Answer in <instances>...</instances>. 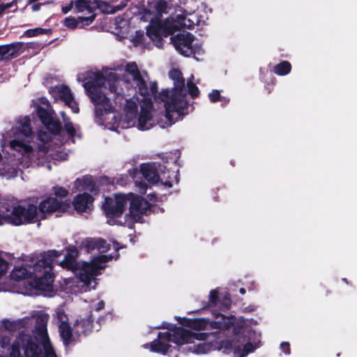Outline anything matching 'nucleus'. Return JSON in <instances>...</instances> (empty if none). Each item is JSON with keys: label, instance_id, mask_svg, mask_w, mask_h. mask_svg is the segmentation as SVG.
I'll use <instances>...</instances> for the list:
<instances>
[{"label": "nucleus", "instance_id": "47", "mask_svg": "<svg viewBox=\"0 0 357 357\" xmlns=\"http://www.w3.org/2000/svg\"><path fill=\"white\" fill-rule=\"evenodd\" d=\"M64 129L70 137L73 138L75 136L76 130L70 121L64 123Z\"/></svg>", "mask_w": 357, "mask_h": 357}, {"label": "nucleus", "instance_id": "46", "mask_svg": "<svg viewBox=\"0 0 357 357\" xmlns=\"http://www.w3.org/2000/svg\"><path fill=\"white\" fill-rule=\"evenodd\" d=\"M96 14H92L89 17H79V23H82L81 27L91 24L96 19Z\"/></svg>", "mask_w": 357, "mask_h": 357}, {"label": "nucleus", "instance_id": "61", "mask_svg": "<svg viewBox=\"0 0 357 357\" xmlns=\"http://www.w3.org/2000/svg\"><path fill=\"white\" fill-rule=\"evenodd\" d=\"M192 50L194 52L192 55H195L196 54H199L202 52V47L199 45H192Z\"/></svg>", "mask_w": 357, "mask_h": 357}, {"label": "nucleus", "instance_id": "15", "mask_svg": "<svg viewBox=\"0 0 357 357\" xmlns=\"http://www.w3.org/2000/svg\"><path fill=\"white\" fill-rule=\"evenodd\" d=\"M94 201L92 195L87 192L77 195L73 202L75 209L78 212H85Z\"/></svg>", "mask_w": 357, "mask_h": 357}, {"label": "nucleus", "instance_id": "23", "mask_svg": "<svg viewBox=\"0 0 357 357\" xmlns=\"http://www.w3.org/2000/svg\"><path fill=\"white\" fill-rule=\"evenodd\" d=\"M96 273L95 268L90 264L83 265L82 268L79 270V278L80 281L86 284H90L91 280L94 278Z\"/></svg>", "mask_w": 357, "mask_h": 357}, {"label": "nucleus", "instance_id": "42", "mask_svg": "<svg viewBox=\"0 0 357 357\" xmlns=\"http://www.w3.org/2000/svg\"><path fill=\"white\" fill-rule=\"evenodd\" d=\"M144 33L143 31H135V35L132 37V42L133 43L135 46H139L144 43Z\"/></svg>", "mask_w": 357, "mask_h": 357}, {"label": "nucleus", "instance_id": "55", "mask_svg": "<svg viewBox=\"0 0 357 357\" xmlns=\"http://www.w3.org/2000/svg\"><path fill=\"white\" fill-rule=\"evenodd\" d=\"M127 6V2L125 0L122 1L119 4L113 6V14L116 13L118 11L123 10Z\"/></svg>", "mask_w": 357, "mask_h": 357}, {"label": "nucleus", "instance_id": "34", "mask_svg": "<svg viewBox=\"0 0 357 357\" xmlns=\"http://www.w3.org/2000/svg\"><path fill=\"white\" fill-rule=\"evenodd\" d=\"M221 318V320H215L210 322L211 327L219 330H225L228 328L229 324L225 321L226 317L222 314H219L216 318Z\"/></svg>", "mask_w": 357, "mask_h": 357}, {"label": "nucleus", "instance_id": "62", "mask_svg": "<svg viewBox=\"0 0 357 357\" xmlns=\"http://www.w3.org/2000/svg\"><path fill=\"white\" fill-rule=\"evenodd\" d=\"M118 79L117 78V74L115 73H109L108 75V80L109 82H116Z\"/></svg>", "mask_w": 357, "mask_h": 357}, {"label": "nucleus", "instance_id": "13", "mask_svg": "<svg viewBox=\"0 0 357 357\" xmlns=\"http://www.w3.org/2000/svg\"><path fill=\"white\" fill-rule=\"evenodd\" d=\"M153 107L151 98L147 99V107L142 106L140 113L138 117L137 128L140 130H146L150 129L151 125H148L149 121L152 119L151 109Z\"/></svg>", "mask_w": 357, "mask_h": 357}, {"label": "nucleus", "instance_id": "24", "mask_svg": "<svg viewBox=\"0 0 357 357\" xmlns=\"http://www.w3.org/2000/svg\"><path fill=\"white\" fill-rule=\"evenodd\" d=\"M151 8L155 11L156 15H155L153 17H158L160 19V17L162 14L167 13V8L168 3L165 0H156L153 3V6Z\"/></svg>", "mask_w": 357, "mask_h": 357}, {"label": "nucleus", "instance_id": "56", "mask_svg": "<svg viewBox=\"0 0 357 357\" xmlns=\"http://www.w3.org/2000/svg\"><path fill=\"white\" fill-rule=\"evenodd\" d=\"M24 142H22L20 140H17V139H13L10 142L11 147H13L15 149H22V147L24 146Z\"/></svg>", "mask_w": 357, "mask_h": 357}, {"label": "nucleus", "instance_id": "1", "mask_svg": "<svg viewBox=\"0 0 357 357\" xmlns=\"http://www.w3.org/2000/svg\"><path fill=\"white\" fill-rule=\"evenodd\" d=\"M69 206L66 201L53 197H48L40 202L38 207L33 204H29L26 207L20 204L14 206L7 205L5 211L0 213V225L5 222L15 226L31 224L35 222L38 209L43 214L52 213L56 211H66Z\"/></svg>", "mask_w": 357, "mask_h": 357}, {"label": "nucleus", "instance_id": "27", "mask_svg": "<svg viewBox=\"0 0 357 357\" xmlns=\"http://www.w3.org/2000/svg\"><path fill=\"white\" fill-rule=\"evenodd\" d=\"M135 84H136V89H137V92L144 97H146L148 95V86L147 83L145 81L144 78L142 77V74L132 79Z\"/></svg>", "mask_w": 357, "mask_h": 357}, {"label": "nucleus", "instance_id": "21", "mask_svg": "<svg viewBox=\"0 0 357 357\" xmlns=\"http://www.w3.org/2000/svg\"><path fill=\"white\" fill-rule=\"evenodd\" d=\"M10 277L15 281L31 278L30 264H23L21 266H16L10 273Z\"/></svg>", "mask_w": 357, "mask_h": 357}, {"label": "nucleus", "instance_id": "35", "mask_svg": "<svg viewBox=\"0 0 357 357\" xmlns=\"http://www.w3.org/2000/svg\"><path fill=\"white\" fill-rule=\"evenodd\" d=\"M22 347L21 342V333L19 337L13 342L10 353V357H22L20 347Z\"/></svg>", "mask_w": 357, "mask_h": 357}, {"label": "nucleus", "instance_id": "50", "mask_svg": "<svg viewBox=\"0 0 357 357\" xmlns=\"http://www.w3.org/2000/svg\"><path fill=\"white\" fill-rule=\"evenodd\" d=\"M8 263L0 257V277L3 276L7 271Z\"/></svg>", "mask_w": 357, "mask_h": 357}, {"label": "nucleus", "instance_id": "51", "mask_svg": "<svg viewBox=\"0 0 357 357\" xmlns=\"http://www.w3.org/2000/svg\"><path fill=\"white\" fill-rule=\"evenodd\" d=\"M173 339V333H170L169 332H159L158 334V340H166L168 341L172 342Z\"/></svg>", "mask_w": 357, "mask_h": 357}, {"label": "nucleus", "instance_id": "64", "mask_svg": "<svg viewBox=\"0 0 357 357\" xmlns=\"http://www.w3.org/2000/svg\"><path fill=\"white\" fill-rule=\"evenodd\" d=\"M72 8H73V2H71L69 5L66 6L62 7V12L64 14H66L72 9Z\"/></svg>", "mask_w": 357, "mask_h": 357}, {"label": "nucleus", "instance_id": "30", "mask_svg": "<svg viewBox=\"0 0 357 357\" xmlns=\"http://www.w3.org/2000/svg\"><path fill=\"white\" fill-rule=\"evenodd\" d=\"M256 347L251 342H247L244 344L243 348L241 349L240 347H235L234 354L236 357H245L248 354L253 352Z\"/></svg>", "mask_w": 357, "mask_h": 357}, {"label": "nucleus", "instance_id": "28", "mask_svg": "<svg viewBox=\"0 0 357 357\" xmlns=\"http://www.w3.org/2000/svg\"><path fill=\"white\" fill-rule=\"evenodd\" d=\"M36 113L38 117L44 126L50 123L52 119L54 117L53 112H50L42 106H38L37 107Z\"/></svg>", "mask_w": 357, "mask_h": 357}, {"label": "nucleus", "instance_id": "39", "mask_svg": "<svg viewBox=\"0 0 357 357\" xmlns=\"http://www.w3.org/2000/svg\"><path fill=\"white\" fill-rule=\"evenodd\" d=\"M218 303V291L216 289H213L210 291L209 301L206 305L204 308L208 307H215Z\"/></svg>", "mask_w": 357, "mask_h": 357}, {"label": "nucleus", "instance_id": "54", "mask_svg": "<svg viewBox=\"0 0 357 357\" xmlns=\"http://www.w3.org/2000/svg\"><path fill=\"white\" fill-rule=\"evenodd\" d=\"M280 349L286 355L291 354L290 344L289 342H282L280 344Z\"/></svg>", "mask_w": 357, "mask_h": 357}, {"label": "nucleus", "instance_id": "33", "mask_svg": "<svg viewBox=\"0 0 357 357\" xmlns=\"http://www.w3.org/2000/svg\"><path fill=\"white\" fill-rule=\"evenodd\" d=\"M98 238H86L84 239L80 245V248L84 249L86 252H90L97 248Z\"/></svg>", "mask_w": 357, "mask_h": 357}, {"label": "nucleus", "instance_id": "31", "mask_svg": "<svg viewBox=\"0 0 357 357\" xmlns=\"http://www.w3.org/2000/svg\"><path fill=\"white\" fill-rule=\"evenodd\" d=\"M170 345L156 339L150 344L151 350L153 352L165 354L168 351Z\"/></svg>", "mask_w": 357, "mask_h": 357}, {"label": "nucleus", "instance_id": "45", "mask_svg": "<svg viewBox=\"0 0 357 357\" xmlns=\"http://www.w3.org/2000/svg\"><path fill=\"white\" fill-rule=\"evenodd\" d=\"M54 195L56 197L65 198L68 196L69 192L67 189L61 186H54L53 188Z\"/></svg>", "mask_w": 357, "mask_h": 357}, {"label": "nucleus", "instance_id": "4", "mask_svg": "<svg viewBox=\"0 0 357 357\" xmlns=\"http://www.w3.org/2000/svg\"><path fill=\"white\" fill-rule=\"evenodd\" d=\"M47 319L42 315L36 318L33 335L21 333V342L24 357H44L40 327H47Z\"/></svg>", "mask_w": 357, "mask_h": 357}, {"label": "nucleus", "instance_id": "58", "mask_svg": "<svg viewBox=\"0 0 357 357\" xmlns=\"http://www.w3.org/2000/svg\"><path fill=\"white\" fill-rule=\"evenodd\" d=\"M112 259V256L111 255H101L99 257L98 260L100 262L105 263V262L109 261Z\"/></svg>", "mask_w": 357, "mask_h": 357}, {"label": "nucleus", "instance_id": "18", "mask_svg": "<svg viewBox=\"0 0 357 357\" xmlns=\"http://www.w3.org/2000/svg\"><path fill=\"white\" fill-rule=\"evenodd\" d=\"M143 177L151 184H156L160 181V176L156 168L149 163H143L140 166Z\"/></svg>", "mask_w": 357, "mask_h": 357}, {"label": "nucleus", "instance_id": "22", "mask_svg": "<svg viewBox=\"0 0 357 357\" xmlns=\"http://www.w3.org/2000/svg\"><path fill=\"white\" fill-rule=\"evenodd\" d=\"M60 336L66 347L69 346L73 341V330L70 324L66 321H61L59 326Z\"/></svg>", "mask_w": 357, "mask_h": 357}, {"label": "nucleus", "instance_id": "6", "mask_svg": "<svg viewBox=\"0 0 357 357\" xmlns=\"http://www.w3.org/2000/svg\"><path fill=\"white\" fill-rule=\"evenodd\" d=\"M169 77L174 80V86L172 90V102L167 105V109H175V108L188 109V102L186 99L185 90V79L181 71L177 68L171 70L169 73Z\"/></svg>", "mask_w": 357, "mask_h": 357}, {"label": "nucleus", "instance_id": "5", "mask_svg": "<svg viewBox=\"0 0 357 357\" xmlns=\"http://www.w3.org/2000/svg\"><path fill=\"white\" fill-rule=\"evenodd\" d=\"M180 29L174 21L168 19L162 20L158 17H151L149 24L146 26V34L155 43L157 47L162 45V38L172 36Z\"/></svg>", "mask_w": 357, "mask_h": 357}, {"label": "nucleus", "instance_id": "38", "mask_svg": "<svg viewBox=\"0 0 357 357\" xmlns=\"http://www.w3.org/2000/svg\"><path fill=\"white\" fill-rule=\"evenodd\" d=\"M63 24L67 27L68 29L74 30L78 27L79 25V20L75 18L74 17H66L63 21Z\"/></svg>", "mask_w": 357, "mask_h": 357}, {"label": "nucleus", "instance_id": "8", "mask_svg": "<svg viewBox=\"0 0 357 357\" xmlns=\"http://www.w3.org/2000/svg\"><path fill=\"white\" fill-rule=\"evenodd\" d=\"M126 195L129 197L130 215L135 222H142L143 215H147V212H150L153 206L141 196L134 195L132 193Z\"/></svg>", "mask_w": 357, "mask_h": 357}, {"label": "nucleus", "instance_id": "26", "mask_svg": "<svg viewBox=\"0 0 357 357\" xmlns=\"http://www.w3.org/2000/svg\"><path fill=\"white\" fill-rule=\"evenodd\" d=\"M19 129L25 137H30L33 132L31 126V119L26 116L18 121Z\"/></svg>", "mask_w": 357, "mask_h": 357}, {"label": "nucleus", "instance_id": "57", "mask_svg": "<svg viewBox=\"0 0 357 357\" xmlns=\"http://www.w3.org/2000/svg\"><path fill=\"white\" fill-rule=\"evenodd\" d=\"M207 337V334L205 333H193L192 339L198 340H204Z\"/></svg>", "mask_w": 357, "mask_h": 357}, {"label": "nucleus", "instance_id": "41", "mask_svg": "<svg viewBox=\"0 0 357 357\" xmlns=\"http://www.w3.org/2000/svg\"><path fill=\"white\" fill-rule=\"evenodd\" d=\"M89 3H91V0H75V7L78 13H82L87 8Z\"/></svg>", "mask_w": 357, "mask_h": 357}, {"label": "nucleus", "instance_id": "53", "mask_svg": "<svg viewBox=\"0 0 357 357\" xmlns=\"http://www.w3.org/2000/svg\"><path fill=\"white\" fill-rule=\"evenodd\" d=\"M140 14L142 15V19L144 21H147V17L153 15V13L146 8H144L142 9Z\"/></svg>", "mask_w": 357, "mask_h": 357}, {"label": "nucleus", "instance_id": "49", "mask_svg": "<svg viewBox=\"0 0 357 357\" xmlns=\"http://www.w3.org/2000/svg\"><path fill=\"white\" fill-rule=\"evenodd\" d=\"M208 98L211 102H216L220 100V93L218 90L213 89L209 93Z\"/></svg>", "mask_w": 357, "mask_h": 357}, {"label": "nucleus", "instance_id": "52", "mask_svg": "<svg viewBox=\"0 0 357 357\" xmlns=\"http://www.w3.org/2000/svg\"><path fill=\"white\" fill-rule=\"evenodd\" d=\"M126 109L128 112H130V114H134V113H136L137 112V105L136 104V102H133V101H129L128 102L126 106Z\"/></svg>", "mask_w": 357, "mask_h": 357}, {"label": "nucleus", "instance_id": "20", "mask_svg": "<svg viewBox=\"0 0 357 357\" xmlns=\"http://www.w3.org/2000/svg\"><path fill=\"white\" fill-rule=\"evenodd\" d=\"M40 334L44 357H57L53 347L51 344L47 334V327H40Z\"/></svg>", "mask_w": 357, "mask_h": 357}, {"label": "nucleus", "instance_id": "14", "mask_svg": "<svg viewBox=\"0 0 357 357\" xmlns=\"http://www.w3.org/2000/svg\"><path fill=\"white\" fill-rule=\"evenodd\" d=\"M93 317L92 312L90 311L86 318L77 319L74 324V328L77 333L87 335L93 331Z\"/></svg>", "mask_w": 357, "mask_h": 357}, {"label": "nucleus", "instance_id": "40", "mask_svg": "<svg viewBox=\"0 0 357 357\" xmlns=\"http://www.w3.org/2000/svg\"><path fill=\"white\" fill-rule=\"evenodd\" d=\"M187 87L188 93L192 98L198 97L199 94V90L195 84L188 80L187 82Z\"/></svg>", "mask_w": 357, "mask_h": 357}, {"label": "nucleus", "instance_id": "25", "mask_svg": "<svg viewBox=\"0 0 357 357\" xmlns=\"http://www.w3.org/2000/svg\"><path fill=\"white\" fill-rule=\"evenodd\" d=\"M291 70V64L287 61H282L273 68L274 73L280 76L287 75L290 73Z\"/></svg>", "mask_w": 357, "mask_h": 357}, {"label": "nucleus", "instance_id": "7", "mask_svg": "<svg viewBox=\"0 0 357 357\" xmlns=\"http://www.w3.org/2000/svg\"><path fill=\"white\" fill-rule=\"evenodd\" d=\"M129 197L124 194H114V198L106 197L102 204V210L108 221L122 216L128 203Z\"/></svg>", "mask_w": 357, "mask_h": 357}, {"label": "nucleus", "instance_id": "3", "mask_svg": "<svg viewBox=\"0 0 357 357\" xmlns=\"http://www.w3.org/2000/svg\"><path fill=\"white\" fill-rule=\"evenodd\" d=\"M63 251L55 250L44 252L40 259H38L33 266L30 264L31 279L34 280L36 286L41 288L43 286L50 285L54 278L53 273V263L61 256Z\"/></svg>", "mask_w": 357, "mask_h": 357}, {"label": "nucleus", "instance_id": "10", "mask_svg": "<svg viewBox=\"0 0 357 357\" xmlns=\"http://www.w3.org/2000/svg\"><path fill=\"white\" fill-rule=\"evenodd\" d=\"M171 40L175 49L184 56L190 57L193 54L192 43L195 36L187 32L186 33H178L171 37Z\"/></svg>", "mask_w": 357, "mask_h": 357}, {"label": "nucleus", "instance_id": "59", "mask_svg": "<svg viewBox=\"0 0 357 357\" xmlns=\"http://www.w3.org/2000/svg\"><path fill=\"white\" fill-rule=\"evenodd\" d=\"M127 176L121 175L120 178H117L116 183L121 185H123L126 183Z\"/></svg>", "mask_w": 357, "mask_h": 357}, {"label": "nucleus", "instance_id": "32", "mask_svg": "<svg viewBox=\"0 0 357 357\" xmlns=\"http://www.w3.org/2000/svg\"><path fill=\"white\" fill-rule=\"evenodd\" d=\"M45 126L50 132L54 135H59L62 130V126L60 121L54 117H53L50 122Z\"/></svg>", "mask_w": 357, "mask_h": 357}, {"label": "nucleus", "instance_id": "29", "mask_svg": "<svg viewBox=\"0 0 357 357\" xmlns=\"http://www.w3.org/2000/svg\"><path fill=\"white\" fill-rule=\"evenodd\" d=\"M53 33V29H43L40 27H37L34 29H27L24 32V35L26 37L31 38L38 36L39 35L46 34V35H51Z\"/></svg>", "mask_w": 357, "mask_h": 357}, {"label": "nucleus", "instance_id": "48", "mask_svg": "<svg viewBox=\"0 0 357 357\" xmlns=\"http://www.w3.org/2000/svg\"><path fill=\"white\" fill-rule=\"evenodd\" d=\"M158 92V83L157 82H151L150 86L148 87V95L146 96L147 99L150 98L151 96L155 97Z\"/></svg>", "mask_w": 357, "mask_h": 357}, {"label": "nucleus", "instance_id": "37", "mask_svg": "<svg viewBox=\"0 0 357 357\" xmlns=\"http://www.w3.org/2000/svg\"><path fill=\"white\" fill-rule=\"evenodd\" d=\"M126 71L130 74L132 79L141 75V73L135 62H130L126 66Z\"/></svg>", "mask_w": 357, "mask_h": 357}, {"label": "nucleus", "instance_id": "63", "mask_svg": "<svg viewBox=\"0 0 357 357\" xmlns=\"http://www.w3.org/2000/svg\"><path fill=\"white\" fill-rule=\"evenodd\" d=\"M42 5H43V3H33L31 6L32 11L36 12V11L40 10Z\"/></svg>", "mask_w": 357, "mask_h": 357}, {"label": "nucleus", "instance_id": "9", "mask_svg": "<svg viewBox=\"0 0 357 357\" xmlns=\"http://www.w3.org/2000/svg\"><path fill=\"white\" fill-rule=\"evenodd\" d=\"M50 93L56 99L65 102V105L72 109L75 114L79 112L77 102L75 100L70 89L65 84L52 86L49 89Z\"/></svg>", "mask_w": 357, "mask_h": 357}, {"label": "nucleus", "instance_id": "44", "mask_svg": "<svg viewBox=\"0 0 357 357\" xmlns=\"http://www.w3.org/2000/svg\"><path fill=\"white\" fill-rule=\"evenodd\" d=\"M97 245L96 250L100 252H106L110 249V245L107 243L105 239L101 238H98Z\"/></svg>", "mask_w": 357, "mask_h": 357}, {"label": "nucleus", "instance_id": "17", "mask_svg": "<svg viewBox=\"0 0 357 357\" xmlns=\"http://www.w3.org/2000/svg\"><path fill=\"white\" fill-rule=\"evenodd\" d=\"M178 321L182 326L196 331L205 329L209 324V320L204 318L178 317Z\"/></svg>", "mask_w": 357, "mask_h": 357}, {"label": "nucleus", "instance_id": "2", "mask_svg": "<svg viewBox=\"0 0 357 357\" xmlns=\"http://www.w3.org/2000/svg\"><path fill=\"white\" fill-rule=\"evenodd\" d=\"M83 86L87 96L95 105V116L101 119L104 114L113 112V107L110 100L102 93V88L105 86L107 77L100 72L88 71L84 76Z\"/></svg>", "mask_w": 357, "mask_h": 357}, {"label": "nucleus", "instance_id": "60", "mask_svg": "<svg viewBox=\"0 0 357 357\" xmlns=\"http://www.w3.org/2000/svg\"><path fill=\"white\" fill-rule=\"evenodd\" d=\"M223 301H224V305H225V307L227 309H229V307H230V305H231L230 296L229 294L225 295L224 297Z\"/></svg>", "mask_w": 357, "mask_h": 357}, {"label": "nucleus", "instance_id": "12", "mask_svg": "<svg viewBox=\"0 0 357 357\" xmlns=\"http://www.w3.org/2000/svg\"><path fill=\"white\" fill-rule=\"evenodd\" d=\"M159 98L163 102H165V118L170 122V123H174L175 122L174 119V114H177L178 116H181L184 114V110L185 109H180L175 108V109H167V105L171 104L172 101V91H169L168 89H163L159 93Z\"/></svg>", "mask_w": 357, "mask_h": 357}, {"label": "nucleus", "instance_id": "16", "mask_svg": "<svg viewBox=\"0 0 357 357\" xmlns=\"http://www.w3.org/2000/svg\"><path fill=\"white\" fill-rule=\"evenodd\" d=\"M77 250L73 247L68 250L64 259L60 262V266L68 271H76L79 269V264L76 260Z\"/></svg>", "mask_w": 357, "mask_h": 357}, {"label": "nucleus", "instance_id": "36", "mask_svg": "<svg viewBox=\"0 0 357 357\" xmlns=\"http://www.w3.org/2000/svg\"><path fill=\"white\" fill-rule=\"evenodd\" d=\"M177 174H176L174 172H164L163 177L166 178L167 180L162 182V184L167 188H172L174 180L176 181V183L178 182V178H177Z\"/></svg>", "mask_w": 357, "mask_h": 357}, {"label": "nucleus", "instance_id": "43", "mask_svg": "<svg viewBox=\"0 0 357 357\" xmlns=\"http://www.w3.org/2000/svg\"><path fill=\"white\" fill-rule=\"evenodd\" d=\"M98 9H100L104 14H113V6L107 1L99 2Z\"/></svg>", "mask_w": 357, "mask_h": 357}, {"label": "nucleus", "instance_id": "11", "mask_svg": "<svg viewBox=\"0 0 357 357\" xmlns=\"http://www.w3.org/2000/svg\"><path fill=\"white\" fill-rule=\"evenodd\" d=\"M31 45L23 42H14L0 45V61H8L18 57L26 49L32 48Z\"/></svg>", "mask_w": 357, "mask_h": 357}, {"label": "nucleus", "instance_id": "19", "mask_svg": "<svg viewBox=\"0 0 357 357\" xmlns=\"http://www.w3.org/2000/svg\"><path fill=\"white\" fill-rule=\"evenodd\" d=\"M192 335L193 332L182 327H178L173 333L172 342L177 344H187L192 341Z\"/></svg>", "mask_w": 357, "mask_h": 357}]
</instances>
